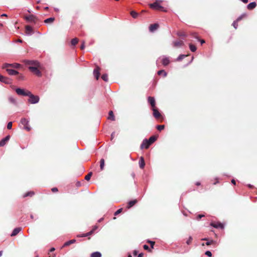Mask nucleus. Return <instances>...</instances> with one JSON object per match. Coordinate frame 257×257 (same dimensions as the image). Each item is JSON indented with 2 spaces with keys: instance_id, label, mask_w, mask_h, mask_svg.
Wrapping results in <instances>:
<instances>
[{
  "instance_id": "423d86ee",
  "label": "nucleus",
  "mask_w": 257,
  "mask_h": 257,
  "mask_svg": "<svg viewBox=\"0 0 257 257\" xmlns=\"http://www.w3.org/2000/svg\"><path fill=\"white\" fill-rule=\"evenodd\" d=\"M25 19L29 22L33 23L36 24L38 20L37 18L33 15H29L25 17Z\"/></svg>"
},
{
  "instance_id": "864d4df0",
  "label": "nucleus",
  "mask_w": 257,
  "mask_h": 257,
  "mask_svg": "<svg viewBox=\"0 0 257 257\" xmlns=\"http://www.w3.org/2000/svg\"><path fill=\"white\" fill-rule=\"evenodd\" d=\"M246 15L245 14H242L241 15V16H240L239 17L237 18V19L236 20V21L238 22L239 21H240L242 18L245 16Z\"/></svg>"
},
{
  "instance_id": "c03bdc74",
  "label": "nucleus",
  "mask_w": 257,
  "mask_h": 257,
  "mask_svg": "<svg viewBox=\"0 0 257 257\" xmlns=\"http://www.w3.org/2000/svg\"><path fill=\"white\" fill-rule=\"evenodd\" d=\"M177 35L179 37H186L187 36L186 34L184 32H179L177 33Z\"/></svg>"
},
{
  "instance_id": "4d7b16f0",
  "label": "nucleus",
  "mask_w": 257,
  "mask_h": 257,
  "mask_svg": "<svg viewBox=\"0 0 257 257\" xmlns=\"http://www.w3.org/2000/svg\"><path fill=\"white\" fill-rule=\"evenodd\" d=\"M52 191L53 192H56L58 191V189L56 187H54L52 189Z\"/></svg>"
},
{
  "instance_id": "3c124183",
  "label": "nucleus",
  "mask_w": 257,
  "mask_h": 257,
  "mask_svg": "<svg viewBox=\"0 0 257 257\" xmlns=\"http://www.w3.org/2000/svg\"><path fill=\"white\" fill-rule=\"evenodd\" d=\"M143 248H144V249L145 250H148L149 251H151V250L150 249L149 246L147 244H144L143 245Z\"/></svg>"
},
{
  "instance_id": "f257e3e1",
  "label": "nucleus",
  "mask_w": 257,
  "mask_h": 257,
  "mask_svg": "<svg viewBox=\"0 0 257 257\" xmlns=\"http://www.w3.org/2000/svg\"><path fill=\"white\" fill-rule=\"evenodd\" d=\"M160 2H162V1L156 0L154 3L149 5L150 7L155 10L165 12L166 10L164 7L160 5Z\"/></svg>"
},
{
  "instance_id": "603ef678",
  "label": "nucleus",
  "mask_w": 257,
  "mask_h": 257,
  "mask_svg": "<svg viewBox=\"0 0 257 257\" xmlns=\"http://www.w3.org/2000/svg\"><path fill=\"white\" fill-rule=\"evenodd\" d=\"M237 22H237V21H236H236H234L233 22V23H232V26H233V27H234L235 29H237V26H238V25H237Z\"/></svg>"
},
{
  "instance_id": "a18cd8bd",
  "label": "nucleus",
  "mask_w": 257,
  "mask_h": 257,
  "mask_svg": "<svg viewBox=\"0 0 257 257\" xmlns=\"http://www.w3.org/2000/svg\"><path fill=\"white\" fill-rule=\"evenodd\" d=\"M215 242V241H214L213 240H208L207 241V242L205 243V244L206 245H211L212 244V243H214Z\"/></svg>"
},
{
  "instance_id": "680f3d73",
  "label": "nucleus",
  "mask_w": 257,
  "mask_h": 257,
  "mask_svg": "<svg viewBox=\"0 0 257 257\" xmlns=\"http://www.w3.org/2000/svg\"><path fill=\"white\" fill-rule=\"evenodd\" d=\"M241 2H242L244 4H246L248 3V0H240Z\"/></svg>"
},
{
  "instance_id": "412c9836",
  "label": "nucleus",
  "mask_w": 257,
  "mask_h": 257,
  "mask_svg": "<svg viewBox=\"0 0 257 257\" xmlns=\"http://www.w3.org/2000/svg\"><path fill=\"white\" fill-rule=\"evenodd\" d=\"M21 230H22L21 227L15 228L13 230V232H12L11 236H14L16 235L17 234H18L21 231Z\"/></svg>"
},
{
  "instance_id": "09e8293b",
  "label": "nucleus",
  "mask_w": 257,
  "mask_h": 257,
  "mask_svg": "<svg viewBox=\"0 0 257 257\" xmlns=\"http://www.w3.org/2000/svg\"><path fill=\"white\" fill-rule=\"evenodd\" d=\"M122 210V208H120L119 209H118L117 211H116L114 213V215L115 216H116L118 214H119Z\"/></svg>"
},
{
  "instance_id": "ea45409f",
  "label": "nucleus",
  "mask_w": 257,
  "mask_h": 257,
  "mask_svg": "<svg viewBox=\"0 0 257 257\" xmlns=\"http://www.w3.org/2000/svg\"><path fill=\"white\" fill-rule=\"evenodd\" d=\"M101 78L105 82L108 81V76L107 74H103L101 76Z\"/></svg>"
},
{
  "instance_id": "473e14b6",
  "label": "nucleus",
  "mask_w": 257,
  "mask_h": 257,
  "mask_svg": "<svg viewBox=\"0 0 257 257\" xmlns=\"http://www.w3.org/2000/svg\"><path fill=\"white\" fill-rule=\"evenodd\" d=\"M105 161L103 159H101L100 161V170L102 171L104 169Z\"/></svg>"
},
{
  "instance_id": "8fccbe9b",
  "label": "nucleus",
  "mask_w": 257,
  "mask_h": 257,
  "mask_svg": "<svg viewBox=\"0 0 257 257\" xmlns=\"http://www.w3.org/2000/svg\"><path fill=\"white\" fill-rule=\"evenodd\" d=\"M12 121L9 122L7 124V128L9 130H11V129H12Z\"/></svg>"
},
{
  "instance_id": "f704fd0d",
  "label": "nucleus",
  "mask_w": 257,
  "mask_h": 257,
  "mask_svg": "<svg viewBox=\"0 0 257 257\" xmlns=\"http://www.w3.org/2000/svg\"><path fill=\"white\" fill-rule=\"evenodd\" d=\"M187 56L185 54H180L176 59L177 61H180L182 60L184 58H185Z\"/></svg>"
},
{
  "instance_id": "f3484780",
  "label": "nucleus",
  "mask_w": 257,
  "mask_h": 257,
  "mask_svg": "<svg viewBox=\"0 0 257 257\" xmlns=\"http://www.w3.org/2000/svg\"><path fill=\"white\" fill-rule=\"evenodd\" d=\"M152 110L153 111V115L156 118H159L161 116V113L159 112L158 110L156 108H153Z\"/></svg>"
},
{
  "instance_id": "13d9d810",
  "label": "nucleus",
  "mask_w": 257,
  "mask_h": 257,
  "mask_svg": "<svg viewBox=\"0 0 257 257\" xmlns=\"http://www.w3.org/2000/svg\"><path fill=\"white\" fill-rule=\"evenodd\" d=\"M76 185L77 187H80L81 186V183L79 181H77L76 183Z\"/></svg>"
},
{
  "instance_id": "58836bf2",
  "label": "nucleus",
  "mask_w": 257,
  "mask_h": 257,
  "mask_svg": "<svg viewBox=\"0 0 257 257\" xmlns=\"http://www.w3.org/2000/svg\"><path fill=\"white\" fill-rule=\"evenodd\" d=\"M131 15L132 17L135 19L137 18L138 16V14L134 11H133L131 12Z\"/></svg>"
},
{
  "instance_id": "9d476101",
  "label": "nucleus",
  "mask_w": 257,
  "mask_h": 257,
  "mask_svg": "<svg viewBox=\"0 0 257 257\" xmlns=\"http://www.w3.org/2000/svg\"><path fill=\"white\" fill-rule=\"evenodd\" d=\"M97 228V226H94L93 228V229L92 230H91L89 232H87V233H83L82 234H81V235H77V237H87L89 235H91L93 232Z\"/></svg>"
},
{
  "instance_id": "49530a36",
  "label": "nucleus",
  "mask_w": 257,
  "mask_h": 257,
  "mask_svg": "<svg viewBox=\"0 0 257 257\" xmlns=\"http://www.w3.org/2000/svg\"><path fill=\"white\" fill-rule=\"evenodd\" d=\"M147 242L150 243L151 244V247L152 248H154V245L155 244V242L153 241H151V240H147Z\"/></svg>"
},
{
  "instance_id": "a211bd4d",
  "label": "nucleus",
  "mask_w": 257,
  "mask_h": 257,
  "mask_svg": "<svg viewBox=\"0 0 257 257\" xmlns=\"http://www.w3.org/2000/svg\"><path fill=\"white\" fill-rule=\"evenodd\" d=\"M5 69H6V71H7L8 74L10 75H15L19 73V72L15 70L14 69H9L8 68V67Z\"/></svg>"
},
{
  "instance_id": "a878e982",
  "label": "nucleus",
  "mask_w": 257,
  "mask_h": 257,
  "mask_svg": "<svg viewBox=\"0 0 257 257\" xmlns=\"http://www.w3.org/2000/svg\"><path fill=\"white\" fill-rule=\"evenodd\" d=\"M137 202V200L136 199L130 201L128 203L127 207L130 208L133 207Z\"/></svg>"
},
{
  "instance_id": "72a5a7b5",
  "label": "nucleus",
  "mask_w": 257,
  "mask_h": 257,
  "mask_svg": "<svg viewBox=\"0 0 257 257\" xmlns=\"http://www.w3.org/2000/svg\"><path fill=\"white\" fill-rule=\"evenodd\" d=\"M192 37L199 41L201 44L205 43L204 40H200L196 33H192Z\"/></svg>"
},
{
  "instance_id": "dca6fc26",
  "label": "nucleus",
  "mask_w": 257,
  "mask_h": 257,
  "mask_svg": "<svg viewBox=\"0 0 257 257\" xmlns=\"http://www.w3.org/2000/svg\"><path fill=\"white\" fill-rule=\"evenodd\" d=\"M148 101L152 107V108L155 107L156 102L155 98L153 97L149 96L148 98Z\"/></svg>"
},
{
  "instance_id": "79ce46f5",
  "label": "nucleus",
  "mask_w": 257,
  "mask_h": 257,
  "mask_svg": "<svg viewBox=\"0 0 257 257\" xmlns=\"http://www.w3.org/2000/svg\"><path fill=\"white\" fill-rule=\"evenodd\" d=\"M192 240H193L192 237L190 236L189 237L188 239H187V240L186 241V243L188 245H190L191 243Z\"/></svg>"
},
{
  "instance_id": "393cba45",
  "label": "nucleus",
  "mask_w": 257,
  "mask_h": 257,
  "mask_svg": "<svg viewBox=\"0 0 257 257\" xmlns=\"http://www.w3.org/2000/svg\"><path fill=\"white\" fill-rule=\"evenodd\" d=\"M9 101L10 103L13 104L15 105H17V101L16 99L13 96H10L9 97Z\"/></svg>"
},
{
  "instance_id": "c85d7f7f",
  "label": "nucleus",
  "mask_w": 257,
  "mask_h": 257,
  "mask_svg": "<svg viewBox=\"0 0 257 257\" xmlns=\"http://www.w3.org/2000/svg\"><path fill=\"white\" fill-rule=\"evenodd\" d=\"M1 82H4L6 84H9L10 83V80L3 76V79H1L0 80Z\"/></svg>"
},
{
  "instance_id": "c9c22d12",
  "label": "nucleus",
  "mask_w": 257,
  "mask_h": 257,
  "mask_svg": "<svg viewBox=\"0 0 257 257\" xmlns=\"http://www.w3.org/2000/svg\"><path fill=\"white\" fill-rule=\"evenodd\" d=\"M34 194L35 193L33 191H29V192H28L27 193L24 194L23 195V197H26L28 196L32 197L34 195Z\"/></svg>"
},
{
  "instance_id": "9b49d317",
  "label": "nucleus",
  "mask_w": 257,
  "mask_h": 257,
  "mask_svg": "<svg viewBox=\"0 0 257 257\" xmlns=\"http://www.w3.org/2000/svg\"><path fill=\"white\" fill-rule=\"evenodd\" d=\"M149 141L147 139H144L140 146L141 149H143L144 148L148 149L151 145H149Z\"/></svg>"
},
{
  "instance_id": "0eeeda50",
  "label": "nucleus",
  "mask_w": 257,
  "mask_h": 257,
  "mask_svg": "<svg viewBox=\"0 0 257 257\" xmlns=\"http://www.w3.org/2000/svg\"><path fill=\"white\" fill-rule=\"evenodd\" d=\"M29 121L25 118H23L21 120V123L24 126V128L28 131H30L31 130V128L29 125Z\"/></svg>"
},
{
  "instance_id": "ddd939ff",
  "label": "nucleus",
  "mask_w": 257,
  "mask_h": 257,
  "mask_svg": "<svg viewBox=\"0 0 257 257\" xmlns=\"http://www.w3.org/2000/svg\"><path fill=\"white\" fill-rule=\"evenodd\" d=\"M9 66H12L16 68H18L21 66V65L19 63H14V64H9V63H5L4 64L3 66V68H6L8 67Z\"/></svg>"
},
{
  "instance_id": "6ab92c4d",
  "label": "nucleus",
  "mask_w": 257,
  "mask_h": 257,
  "mask_svg": "<svg viewBox=\"0 0 257 257\" xmlns=\"http://www.w3.org/2000/svg\"><path fill=\"white\" fill-rule=\"evenodd\" d=\"M172 45L174 47H180L184 45V43L182 41H174L173 42Z\"/></svg>"
},
{
  "instance_id": "4c0bfd02",
  "label": "nucleus",
  "mask_w": 257,
  "mask_h": 257,
  "mask_svg": "<svg viewBox=\"0 0 257 257\" xmlns=\"http://www.w3.org/2000/svg\"><path fill=\"white\" fill-rule=\"evenodd\" d=\"M189 46L190 50L191 52H194L196 51V47L195 45H194L192 44H190L189 45Z\"/></svg>"
},
{
  "instance_id": "aec40b11",
  "label": "nucleus",
  "mask_w": 257,
  "mask_h": 257,
  "mask_svg": "<svg viewBox=\"0 0 257 257\" xmlns=\"http://www.w3.org/2000/svg\"><path fill=\"white\" fill-rule=\"evenodd\" d=\"M159 27V25L157 23L151 24L149 27V30L150 32H154L157 30Z\"/></svg>"
},
{
  "instance_id": "2eb2a0df",
  "label": "nucleus",
  "mask_w": 257,
  "mask_h": 257,
  "mask_svg": "<svg viewBox=\"0 0 257 257\" xmlns=\"http://www.w3.org/2000/svg\"><path fill=\"white\" fill-rule=\"evenodd\" d=\"M10 136L8 135L0 141V147L4 146L6 143L10 140Z\"/></svg>"
},
{
  "instance_id": "39448f33",
  "label": "nucleus",
  "mask_w": 257,
  "mask_h": 257,
  "mask_svg": "<svg viewBox=\"0 0 257 257\" xmlns=\"http://www.w3.org/2000/svg\"><path fill=\"white\" fill-rule=\"evenodd\" d=\"M16 92L18 95L25 96H28L30 92V91L29 90H25L24 89H22L20 88H16Z\"/></svg>"
},
{
  "instance_id": "69168bd1",
  "label": "nucleus",
  "mask_w": 257,
  "mask_h": 257,
  "mask_svg": "<svg viewBox=\"0 0 257 257\" xmlns=\"http://www.w3.org/2000/svg\"><path fill=\"white\" fill-rule=\"evenodd\" d=\"M131 176H132V177H133V178H134L135 177V173H134V172H133V173H132L131 174Z\"/></svg>"
},
{
  "instance_id": "20e7f679",
  "label": "nucleus",
  "mask_w": 257,
  "mask_h": 257,
  "mask_svg": "<svg viewBox=\"0 0 257 257\" xmlns=\"http://www.w3.org/2000/svg\"><path fill=\"white\" fill-rule=\"evenodd\" d=\"M24 62L26 65H29V66H40V62L37 60H25Z\"/></svg>"
},
{
  "instance_id": "0e129e2a",
  "label": "nucleus",
  "mask_w": 257,
  "mask_h": 257,
  "mask_svg": "<svg viewBox=\"0 0 257 257\" xmlns=\"http://www.w3.org/2000/svg\"><path fill=\"white\" fill-rule=\"evenodd\" d=\"M143 253H140L137 257H143Z\"/></svg>"
},
{
  "instance_id": "1a4fd4ad",
  "label": "nucleus",
  "mask_w": 257,
  "mask_h": 257,
  "mask_svg": "<svg viewBox=\"0 0 257 257\" xmlns=\"http://www.w3.org/2000/svg\"><path fill=\"white\" fill-rule=\"evenodd\" d=\"M34 34V31L32 27L29 25L25 27V34L27 36H31Z\"/></svg>"
},
{
  "instance_id": "f03ea898",
  "label": "nucleus",
  "mask_w": 257,
  "mask_h": 257,
  "mask_svg": "<svg viewBox=\"0 0 257 257\" xmlns=\"http://www.w3.org/2000/svg\"><path fill=\"white\" fill-rule=\"evenodd\" d=\"M28 96L29 97L28 101L31 104H36L38 103L39 101V96L33 94L31 91Z\"/></svg>"
},
{
  "instance_id": "7c9ffc66",
  "label": "nucleus",
  "mask_w": 257,
  "mask_h": 257,
  "mask_svg": "<svg viewBox=\"0 0 257 257\" xmlns=\"http://www.w3.org/2000/svg\"><path fill=\"white\" fill-rule=\"evenodd\" d=\"M76 242V240L75 239H71V240H70L69 241H67L66 242H65L64 244V246H68L74 242Z\"/></svg>"
},
{
  "instance_id": "6e6552de",
  "label": "nucleus",
  "mask_w": 257,
  "mask_h": 257,
  "mask_svg": "<svg viewBox=\"0 0 257 257\" xmlns=\"http://www.w3.org/2000/svg\"><path fill=\"white\" fill-rule=\"evenodd\" d=\"M161 58H162L161 61H162V65L164 66H167L170 64V58L169 57H167L165 55H163L162 56L160 57L159 58V59Z\"/></svg>"
},
{
  "instance_id": "774afa93",
  "label": "nucleus",
  "mask_w": 257,
  "mask_h": 257,
  "mask_svg": "<svg viewBox=\"0 0 257 257\" xmlns=\"http://www.w3.org/2000/svg\"><path fill=\"white\" fill-rule=\"evenodd\" d=\"M247 186H248L249 188H252V187H253V186H252V185H251V184H248V185H247Z\"/></svg>"
},
{
  "instance_id": "6e6d98bb",
  "label": "nucleus",
  "mask_w": 257,
  "mask_h": 257,
  "mask_svg": "<svg viewBox=\"0 0 257 257\" xmlns=\"http://www.w3.org/2000/svg\"><path fill=\"white\" fill-rule=\"evenodd\" d=\"M84 48H85V43L84 41H83L82 44L81 45L80 49L82 50V49H84Z\"/></svg>"
},
{
  "instance_id": "5701e85b",
  "label": "nucleus",
  "mask_w": 257,
  "mask_h": 257,
  "mask_svg": "<svg viewBox=\"0 0 257 257\" xmlns=\"http://www.w3.org/2000/svg\"><path fill=\"white\" fill-rule=\"evenodd\" d=\"M256 6V3L253 2L250 3L249 4H248V5L247 6V8L248 10H252L254 8H255Z\"/></svg>"
},
{
  "instance_id": "e433bc0d",
  "label": "nucleus",
  "mask_w": 257,
  "mask_h": 257,
  "mask_svg": "<svg viewBox=\"0 0 257 257\" xmlns=\"http://www.w3.org/2000/svg\"><path fill=\"white\" fill-rule=\"evenodd\" d=\"M78 42V39L77 38H73L71 40V44L72 46H75Z\"/></svg>"
},
{
  "instance_id": "bf43d9fd",
  "label": "nucleus",
  "mask_w": 257,
  "mask_h": 257,
  "mask_svg": "<svg viewBox=\"0 0 257 257\" xmlns=\"http://www.w3.org/2000/svg\"><path fill=\"white\" fill-rule=\"evenodd\" d=\"M138 251L136 250H134L133 251V254L134 256H136L138 254Z\"/></svg>"
},
{
  "instance_id": "bb28decb",
  "label": "nucleus",
  "mask_w": 257,
  "mask_h": 257,
  "mask_svg": "<svg viewBox=\"0 0 257 257\" xmlns=\"http://www.w3.org/2000/svg\"><path fill=\"white\" fill-rule=\"evenodd\" d=\"M90 257H101V253L99 251H95L91 254Z\"/></svg>"
},
{
  "instance_id": "de8ad7c7",
  "label": "nucleus",
  "mask_w": 257,
  "mask_h": 257,
  "mask_svg": "<svg viewBox=\"0 0 257 257\" xmlns=\"http://www.w3.org/2000/svg\"><path fill=\"white\" fill-rule=\"evenodd\" d=\"M205 254L209 257H211L212 255L211 252L209 250L206 251L205 252Z\"/></svg>"
},
{
  "instance_id": "4468645a",
  "label": "nucleus",
  "mask_w": 257,
  "mask_h": 257,
  "mask_svg": "<svg viewBox=\"0 0 257 257\" xmlns=\"http://www.w3.org/2000/svg\"><path fill=\"white\" fill-rule=\"evenodd\" d=\"M100 68L98 66H96L93 70V75L95 78L98 80L100 76Z\"/></svg>"
},
{
  "instance_id": "f8f14e48",
  "label": "nucleus",
  "mask_w": 257,
  "mask_h": 257,
  "mask_svg": "<svg viewBox=\"0 0 257 257\" xmlns=\"http://www.w3.org/2000/svg\"><path fill=\"white\" fill-rule=\"evenodd\" d=\"M210 225L215 228L223 229L224 228L223 224L220 222H211Z\"/></svg>"
},
{
  "instance_id": "4be33fe9",
  "label": "nucleus",
  "mask_w": 257,
  "mask_h": 257,
  "mask_svg": "<svg viewBox=\"0 0 257 257\" xmlns=\"http://www.w3.org/2000/svg\"><path fill=\"white\" fill-rule=\"evenodd\" d=\"M139 166L141 169H144L145 166V162L144 159L143 157H141L139 162Z\"/></svg>"
},
{
  "instance_id": "7ed1b4c3",
  "label": "nucleus",
  "mask_w": 257,
  "mask_h": 257,
  "mask_svg": "<svg viewBox=\"0 0 257 257\" xmlns=\"http://www.w3.org/2000/svg\"><path fill=\"white\" fill-rule=\"evenodd\" d=\"M40 66H30L28 67V69L30 71H31L33 73L35 74L36 76L38 77H41L42 76V73L39 70L38 68Z\"/></svg>"
},
{
  "instance_id": "cd10ccee",
  "label": "nucleus",
  "mask_w": 257,
  "mask_h": 257,
  "mask_svg": "<svg viewBox=\"0 0 257 257\" xmlns=\"http://www.w3.org/2000/svg\"><path fill=\"white\" fill-rule=\"evenodd\" d=\"M108 119H110L111 120H115V117L112 110H110L109 112Z\"/></svg>"
},
{
  "instance_id": "2f4dec72",
  "label": "nucleus",
  "mask_w": 257,
  "mask_h": 257,
  "mask_svg": "<svg viewBox=\"0 0 257 257\" xmlns=\"http://www.w3.org/2000/svg\"><path fill=\"white\" fill-rule=\"evenodd\" d=\"M157 73L159 75H163L164 77H166L167 75V72L164 70H160L158 71Z\"/></svg>"
},
{
  "instance_id": "b1692460",
  "label": "nucleus",
  "mask_w": 257,
  "mask_h": 257,
  "mask_svg": "<svg viewBox=\"0 0 257 257\" xmlns=\"http://www.w3.org/2000/svg\"><path fill=\"white\" fill-rule=\"evenodd\" d=\"M157 140V137L155 136H151L148 141H149V145H151L153 143H154Z\"/></svg>"
},
{
  "instance_id": "c756f323",
  "label": "nucleus",
  "mask_w": 257,
  "mask_h": 257,
  "mask_svg": "<svg viewBox=\"0 0 257 257\" xmlns=\"http://www.w3.org/2000/svg\"><path fill=\"white\" fill-rule=\"evenodd\" d=\"M55 20V18L54 17L49 18L44 20V23L46 24L47 23H52Z\"/></svg>"
},
{
  "instance_id": "e2e57ef3",
  "label": "nucleus",
  "mask_w": 257,
  "mask_h": 257,
  "mask_svg": "<svg viewBox=\"0 0 257 257\" xmlns=\"http://www.w3.org/2000/svg\"><path fill=\"white\" fill-rule=\"evenodd\" d=\"M114 134H115V132H112V134H111V139H112V138L114 137Z\"/></svg>"
},
{
  "instance_id": "a19ab883",
  "label": "nucleus",
  "mask_w": 257,
  "mask_h": 257,
  "mask_svg": "<svg viewBox=\"0 0 257 257\" xmlns=\"http://www.w3.org/2000/svg\"><path fill=\"white\" fill-rule=\"evenodd\" d=\"M92 175V173L91 172H89L85 177V179L87 181H89L90 179V178Z\"/></svg>"
},
{
  "instance_id": "37998d69",
  "label": "nucleus",
  "mask_w": 257,
  "mask_h": 257,
  "mask_svg": "<svg viewBox=\"0 0 257 257\" xmlns=\"http://www.w3.org/2000/svg\"><path fill=\"white\" fill-rule=\"evenodd\" d=\"M156 127L158 130L161 131L164 128L165 126H164V125H157Z\"/></svg>"
},
{
  "instance_id": "5fc2aeb1",
  "label": "nucleus",
  "mask_w": 257,
  "mask_h": 257,
  "mask_svg": "<svg viewBox=\"0 0 257 257\" xmlns=\"http://www.w3.org/2000/svg\"><path fill=\"white\" fill-rule=\"evenodd\" d=\"M204 215H203V214H199L197 216V220H199L202 217H204Z\"/></svg>"
},
{
  "instance_id": "338daca9",
  "label": "nucleus",
  "mask_w": 257,
  "mask_h": 257,
  "mask_svg": "<svg viewBox=\"0 0 257 257\" xmlns=\"http://www.w3.org/2000/svg\"><path fill=\"white\" fill-rule=\"evenodd\" d=\"M55 248L54 247H52L51 248V249H50V251L52 252V251H53L55 250Z\"/></svg>"
},
{
  "instance_id": "052dcab7",
  "label": "nucleus",
  "mask_w": 257,
  "mask_h": 257,
  "mask_svg": "<svg viewBox=\"0 0 257 257\" xmlns=\"http://www.w3.org/2000/svg\"><path fill=\"white\" fill-rule=\"evenodd\" d=\"M231 183L234 184V185H235L236 184V182H235V181L234 179H232L231 180Z\"/></svg>"
}]
</instances>
